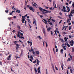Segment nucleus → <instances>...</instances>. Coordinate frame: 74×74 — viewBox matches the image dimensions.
I'll use <instances>...</instances> for the list:
<instances>
[{
  "mask_svg": "<svg viewBox=\"0 0 74 74\" xmlns=\"http://www.w3.org/2000/svg\"><path fill=\"white\" fill-rule=\"evenodd\" d=\"M66 8H67V10H68L67 11V10H66V7L64 6H63V7L62 8V9L61 10V11H63V12H69L70 11V8L67 6H66Z\"/></svg>",
  "mask_w": 74,
  "mask_h": 74,
  "instance_id": "obj_1",
  "label": "nucleus"
},
{
  "mask_svg": "<svg viewBox=\"0 0 74 74\" xmlns=\"http://www.w3.org/2000/svg\"><path fill=\"white\" fill-rule=\"evenodd\" d=\"M21 32H20L18 31V34H16V35L17 37H18L19 38H21V39L23 38V39H24V37H23V36L22 37L21 36V37L20 36V34H21Z\"/></svg>",
  "mask_w": 74,
  "mask_h": 74,
  "instance_id": "obj_2",
  "label": "nucleus"
},
{
  "mask_svg": "<svg viewBox=\"0 0 74 74\" xmlns=\"http://www.w3.org/2000/svg\"><path fill=\"white\" fill-rule=\"evenodd\" d=\"M42 12L43 14H45V13H51V11L46 10L45 9H44L43 11H42Z\"/></svg>",
  "mask_w": 74,
  "mask_h": 74,
  "instance_id": "obj_3",
  "label": "nucleus"
},
{
  "mask_svg": "<svg viewBox=\"0 0 74 74\" xmlns=\"http://www.w3.org/2000/svg\"><path fill=\"white\" fill-rule=\"evenodd\" d=\"M71 13H70V15L71 16H73V14H74V10H71Z\"/></svg>",
  "mask_w": 74,
  "mask_h": 74,
  "instance_id": "obj_4",
  "label": "nucleus"
},
{
  "mask_svg": "<svg viewBox=\"0 0 74 74\" xmlns=\"http://www.w3.org/2000/svg\"><path fill=\"white\" fill-rule=\"evenodd\" d=\"M69 43L70 44H70V45L71 46H73L74 45V41H73V40H72L71 41L69 42Z\"/></svg>",
  "mask_w": 74,
  "mask_h": 74,
  "instance_id": "obj_5",
  "label": "nucleus"
},
{
  "mask_svg": "<svg viewBox=\"0 0 74 74\" xmlns=\"http://www.w3.org/2000/svg\"><path fill=\"white\" fill-rule=\"evenodd\" d=\"M43 33L44 36L46 37V36H47V34H46V33H45V29L44 28L43 29Z\"/></svg>",
  "mask_w": 74,
  "mask_h": 74,
  "instance_id": "obj_6",
  "label": "nucleus"
},
{
  "mask_svg": "<svg viewBox=\"0 0 74 74\" xmlns=\"http://www.w3.org/2000/svg\"><path fill=\"white\" fill-rule=\"evenodd\" d=\"M17 42H18V41H14L13 42L14 44H15L16 45V46H20L19 45L17 44Z\"/></svg>",
  "mask_w": 74,
  "mask_h": 74,
  "instance_id": "obj_7",
  "label": "nucleus"
},
{
  "mask_svg": "<svg viewBox=\"0 0 74 74\" xmlns=\"http://www.w3.org/2000/svg\"><path fill=\"white\" fill-rule=\"evenodd\" d=\"M29 8V10H31V11H33V12H34V10H33V8H32V7H30Z\"/></svg>",
  "mask_w": 74,
  "mask_h": 74,
  "instance_id": "obj_8",
  "label": "nucleus"
},
{
  "mask_svg": "<svg viewBox=\"0 0 74 74\" xmlns=\"http://www.w3.org/2000/svg\"><path fill=\"white\" fill-rule=\"evenodd\" d=\"M25 18H23L22 19V20H21V21H22L23 23H24V22H25Z\"/></svg>",
  "mask_w": 74,
  "mask_h": 74,
  "instance_id": "obj_9",
  "label": "nucleus"
},
{
  "mask_svg": "<svg viewBox=\"0 0 74 74\" xmlns=\"http://www.w3.org/2000/svg\"><path fill=\"white\" fill-rule=\"evenodd\" d=\"M13 12H15V11H12V12H11V13H10L9 14V15H12V13H13Z\"/></svg>",
  "mask_w": 74,
  "mask_h": 74,
  "instance_id": "obj_10",
  "label": "nucleus"
},
{
  "mask_svg": "<svg viewBox=\"0 0 74 74\" xmlns=\"http://www.w3.org/2000/svg\"><path fill=\"white\" fill-rule=\"evenodd\" d=\"M39 63H40V61L38 60H37V64L38 65H39Z\"/></svg>",
  "mask_w": 74,
  "mask_h": 74,
  "instance_id": "obj_11",
  "label": "nucleus"
},
{
  "mask_svg": "<svg viewBox=\"0 0 74 74\" xmlns=\"http://www.w3.org/2000/svg\"><path fill=\"white\" fill-rule=\"evenodd\" d=\"M52 29V28L51 27H49V28H47V30L48 32H49V31H50V30H51Z\"/></svg>",
  "mask_w": 74,
  "mask_h": 74,
  "instance_id": "obj_12",
  "label": "nucleus"
},
{
  "mask_svg": "<svg viewBox=\"0 0 74 74\" xmlns=\"http://www.w3.org/2000/svg\"><path fill=\"white\" fill-rule=\"evenodd\" d=\"M36 53L37 54V55H39V54H40V52L38 51H36Z\"/></svg>",
  "mask_w": 74,
  "mask_h": 74,
  "instance_id": "obj_13",
  "label": "nucleus"
},
{
  "mask_svg": "<svg viewBox=\"0 0 74 74\" xmlns=\"http://www.w3.org/2000/svg\"><path fill=\"white\" fill-rule=\"evenodd\" d=\"M21 53L20 54V56H22V55L23 54V51L21 50Z\"/></svg>",
  "mask_w": 74,
  "mask_h": 74,
  "instance_id": "obj_14",
  "label": "nucleus"
},
{
  "mask_svg": "<svg viewBox=\"0 0 74 74\" xmlns=\"http://www.w3.org/2000/svg\"><path fill=\"white\" fill-rule=\"evenodd\" d=\"M49 9H50V10H54V9H53V8H52V7L49 8Z\"/></svg>",
  "mask_w": 74,
  "mask_h": 74,
  "instance_id": "obj_15",
  "label": "nucleus"
},
{
  "mask_svg": "<svg viewBox=\"0 0 74 74\" xmlns=\"http://www.w3.org/2000/svg\"><path fill=\"white\" fill-rule=\"evenodd\" d=\"M39 9L40 10V11H42L43 10V9L41 7H40Z\"/></svg>",
  "mask_w": 74,
  "mask_h": 74,
  "instance_id": "obj_16",
  "label": "nucleus"
},
{
  "mask_svg": "<svg viewBox=\"0 0 74 74\" xmlns=\"http://www.w3.org/2000/svg\"><path fill=\"white\" fill-rule=\"evenodd\" d=\"M34 21H33V24H34L35 22H36V19H34L33 20Z\"/></svg>",
  "mask_w": 74,
  "mask_h": 74,
  "instance_id": "obj_17",
  "label": "nucleus"
},
{
  "mask_svg": "<svg viewBox=\"0 0 74 74\" xmlns=\"http://www.w3.org/2000/svg\"><path fill=\"white\" fill-rule=\"evenodd\" d=\"M62 34H63V36H64V35H65L66 34H67V33L64 32L62 33Z\"/></svg>",
  "mask_w": 74,
  "mask_h": 74,
  "instance_id": "obj_18",
  "label": "nucleus"
},
{
  "mask_svg": "<svg viewBox=\"0 0 74 74\" xmlns=\"http://www.w3.org/2000/svg\"><path fill=\"white\" fill-rule=\"evenodd\" d=\"M53 9H54V8H57V7H56V4H55L54 7H53Z\"/></svg>",
  "mask_w": 74,
  "mask_h": 74,
  "instance_id": "obj_19",
  "label": "nucleus"
},
{
  "mask_svg": "<svg viewBox=\"0 0 74 74\" xmlns=\"http://www.w3.org/2000/svg\"><path fill=\"white\" fill-rule=\"evenodd\" d=\"M67 22V23H69V22H70V19H68Z\"/></svg>",
  "mask_w": 74,
  "mask_h": 74,
  "instance_id": "obj_20",
  "label": "nucleus"
},
{
  "mask_svg": "<svg viewBox=\"0 0 74 74\" xmlns=\"http://www.w3.org/2000/svg\"><path fill=\"white\" fill-rule=\"evenodd\" d=\"M30 58L31 59H32V60H33V56H32V55L30 56Z\"/></svg>",
  "mask_w": 74,
  "mask_h": 74,
  "instance_id": "obj_21",
  "label": "nucleus"
},
{
  "mask_svg": "<svg viewBox=\"0 0 74 74\" xmlns=\"http://www.w3.org/2000/svg\"><path fill=\"white\" fill-rule=\"evenodd\" d=\"M16 12H18V14H19L20 13V10H16Z\"/></svg>",
  "mask_w": 74,
  "mask_h": 74,
  "instance_id": "obj_22",
  "label": "nucleus"
},
{
  "mask_svg": "<svg viewBox=\"0 0 74 74\" xmlns=\"http://www.w3.org/2000/svg\"><path fill=\"white\" fill-rule=\"evenodd\" d=\"M63 49H61L60 51V53H63Z\"/></svg>",
  "mask_w": 74,
  "mask_h": 74,
  "instance_id": "obj_23",
  "label": "nucleus"
},
{
  "mask_svg": "<svg viewBox=\"0 0 74 74\" xmlns=\"http://www.w3.org/2000/svg\"><path fill=\"white\" fill-rule=\"evenodd\" d=\"M59 40H61V42H63V39L60 38Z\"/></svg>",
  "mask_w": 74,
  "mask_h": 74,
  "instance_id": "obj_24",
  "label": "nucleus"
},
{
  "mask_svg": "<svg viewBox=\"0 0 74 74\" xmlns=\"http://www.w3.org/2000/svg\"><path fill=\"white\" fill-rule=\"evenodd\" d=\"M67 47H69V48L70 47V45L68 43H67Z\"/></svg>",
  "mask_w": 74,
  "mask_h": 74,
  "instance_id": "obj_25",
  "label": "nucleus"
},
{
  "mask_svg": "<svg viewBox=\"0 0 74 74\" xmlns=\"http://www.w3.org/2000/svg\"><path fill=\"white\" fill-rule=\"evenodd\" d=\"M20 48V47L19 46H17L16 47V50H18V48Z\"/></svg>",
  "mask_w": 74,
  "mask_h": 74,
  "instance_id": "obj_26",
  "label": "nucleus"
},
{
  "mask_svg": "<svg viewBox=\"0 0 74 74\" xmlns=\"http://www.w3.org/2000/svg\"><path fill=\"white\" fill-rule=\"evenodd\" d=\"M17 27L18 29H21V28L20 27V26L19 25H18L17 26Z\"/></svg>",
  "mask_w": 74,
  "mask_h": 74,
  "instance_id": "obj_27",
  "label": "nucleus"
},
{
  "mask_svg": "<svg viewBox=\"0 0 74 74\" xmlns=\"http://www.w3.org/2000/svg\"><path fill=\"white\" fill-rule=\"evenodd\" d=\"M34 70L35 72V73H36V72H37V69H36V68H35L34 69Z\"/></svg>",
  "mask_w": 74,
  "mask_h": 74,
  "instance_id": "obj_28",
  "label": "nucleus"
},
{
  "mask_svg": "<svg viewBox=\"0 0 74 74\" xmlns=\"http://www.w3.org/2000/svg\"><path fill=\"white\" fill-rule=\"evenodd\" d=\"M64 39L65 41H67V38H66V37L64 38Z\"/></svg>",
  "mask_w": 74,
  "mask_h": 74,
  "instance_id": "obj_29",
  "label": "nucleus"
},
{
  "mask_svg": "<svg viewBox=\"0 0 74 74\" xmlns=\"http://www.w3.org/2000/svg\"><path fill=\"white\" fill-rule=\"evenodd\" d=\"M49 25H50L51 26H52V25H53V24H52V23L51 22H50L49 23Z\"/></svg>",
  "mask_w": 74,
  "mask_h": 74,
  "instance_id": "obj_30",
  "label": "nucleus"
},
{
  "mask_svg": "<svg viewBox=\"0 0 74 74\" xmlns=\"http://www.w3.org/2000/svg\"><path fill=\"white\" fill-rule=\"evenodd\" d=\"M20 35H21L20 37H22V36H23V34L22 33H21L20 34Z\"/></svg>",
  "mask_w": 74,
  "mask_h": 74,
  "instance_id": "obj_31",
  "label": "nucleus"
},
{
  "mask_svg": "<svg viewBox=\"0 0 74 74\" xmlns=\"http://www.w3.org/2000/svg\"><path fill=\"white\" fill-rule=\"evenodd\" d=\"M8 12H9V11L8 10H6L5 11V12H6V13H8Z\"/></svg>",
  "mask_w": 74,
  "mask_h": 74,
  "instance_id": "obj_32",
  "label": "nucleus"
},
{
  "mask_svg": "<svg viewBox=\"0 0 74 74\" xmlns=\"http://www.w3.org/2000/svg\"><path fill=\"white\" fill-rule=\"evenodd\" d=\"M70 60H71V59H70V58H68V60H67V61L68 62V61H70Z\"/></svg>",
  "mask_w": 74,
  "mask_h": 74,
  "instance_id": "obj_33",
  "label": "nucleus"
},
{
  "mask_svg": "<svg viewBox=\"0 0 74 74\" xmlns=\"http://www.w3.org/2000/svg\"><path fill=\"white\" fill-rule=\"evenodd\" d=\"M51 34L52 36H53V32H52V31H51Z\"/></svg>",
  "mask_w": 74,
  "mask_h": 74,
  "instance_id": "obj_34",
  "label": "nucleus"
},
{
  "mask_svg": "<svg viewBox=\"0 0 74 74\" xmlns=\"http://www.w3.org/2000/svg\"><path fill=\"white\" fill-rule=\"evenodd\" d=\"M46 74H48V71H47V69H46Z\"/></svg>",
  "mask_w": 74,
  "mask_h": 74,
  "instance_id": "obj_35",
  "label": "nucleus"
},
{
  "mask_svg": "<svg viewBox=\"0 0 74 74\" xmlns=\"http://www.w3.org/2000/svg\"><path fill=\"white\" fill-rule=\"evenodd\" d=\"M65 27H66V26H64V27H63L62 29V30H64V28H65Z\"/></svg>",
  "mask_w": 74,
  "mask_h": 74,
  "instance_id": "obj_36",
  "label": "nucleus"
},
{
  "mask_svg": "<svg viewBox=\"0 0 74 74\" xmlns=\"http://www.w3.org/2000/svg\"><path fill=\"white\" fill-rule=\"evenodd\" d=\"M36 62H37L36 60H35V61L32 62L33 63H36Z\"/></svg>",
  "mask_w": 74,
  "mask_h": 74,
  "instance_id": "obj_37",
  "label": "nucleus"
},
{
  "mask_svg": "<svg viewBox=\"0 0 74 74\" xmlns=\"http://www.w3.org/2000/svg\"><path fill=\"white\" fill-rule=\"evenodd\" d=\"M43 19L44 20V21H45V22H47V20L44 19Z\"/></svg>",
  "mask_w": 74,
  "mask_h": 74,
  "instance_id": "obj_38",
  "label": "nucleus"
},
{
  "mask_svg": "<svg viewBox=\"0 0 74 74\" xmlns=\"http://www.w3.org/2000/svg\"><path fill=\"white\" fill-rule=\"evenodd\" d=\"M38 37L39 38V39H40V40H41V39H42V38H41V37L40 36H38Z\"/></svg>",
  "mask_w": 74,
  "mask_h": 74,
  "instance_id": "obj_39",
  "label": "nucleus"
},
{
  "mask_svg": "<svg viewBox=\"0 0 74 74\" xmlns=\"http://www.w3.org/2000/svg\"><path fill=\"white\" fill-rule=\"evenodd\" d=\"M69 16V18H71V16H70V14L68 15Z\"/></svg>",
  "mask_w": 74,
  "mask_h": 74,
  "instance_id": "obj_40",
  "label": "nucleus"
},
{
  "mask_svg": "<svg viewBox=\"0 0 74 74\" xmlns=\"http://www.w3.org/2000/svg\"><path fill=\"white\" fill-rule=\"evenodd\" d=\"M58 8H59V10H61V9H60V5L59 6Z\"/></svg>",
  "mask_w": 74,
  "mask_h": 74,
  "instance_id": "obj_41",
  "label": "nucleus"
},
{
  "mask_svg": "<svg viewBox=\"0 0 74 74\" xmlns=\"http://www.w3.org/2000/svg\"><path fill=\"white\" fill-rule=\"evenodd\" d=\"M72 49L73 52H74V48H72Z\"/></svg>",
  "mask_w": 74,
  "mask_h": 74,
  "instance_id": "obj_42",
  "label": "nucleus"
},
{
  "mask_svg": "<svg viewBox=\"0 0 74 74\" xmlns=\"http://www.w3.org/2000/svg\"><path fill=\"white\" fill-rule=\"evenodd\" d=\"M50 19L51 20H52V19H53V18L52 17H51V16L50 17Z\"/></svg>",
  "mask_w": 74,
  "mask_h": 74,
  "instance_id": "obj_43",
  "label": "nucleus"
},
{
  "mask_svg": "<svg viewBox=\"0 0 74 74\" xmlns=\"http://www.w3.org/2000/svg\"><path fill=\"white\" fill-rule=\"evenodd\" d=\"M29 25L30 27V29H31L32 28V27H31V25H30V24L29 23Z\"/></svg>",
  "mask_w": 74,
  "mask_h": 74,
  "instance_id": "obj_44",
  "label": "nucleus"
},
{
  "mask_svg": "<svg viewBox=\"0 0 74 74\" xmlns=\"http://www.w3.org/2000/svg\"><path fill=\"white\" fill-rule=\"evenodd\" d=\"M33 7H36L37 6H36V5L34 4L33 5Z\"/></svg>",
  "mask_w": 74,
  "mask_h": 74,
  "instance_id": "obj_45",
  "label": "nucleus"
},
{
  "mask_svg": "<svg viewBox=\"0 0 74 74\" xmlns=\"http://www.w3.org/2000/svg\"><path fill=\"white\" fill-rule=\"evenodd\" d=\"M56 52H58V49H56Z\"/></svg>",
  "mask_w": 74,
  "mask_h": 74,
  "instance_id": "obj_46",
  "label": "nucleus"
},
{
  "mask_svg": "<svg viewBox=\"0 0 74 74\" xmlns=\"http://www.w3.org/2000/svg\"><path fill=\"white\" fill-rule=\"evenodd\" d=\"M53 6H54V5H55V1H53Z\"/></svg>",
  "mask_w": 74,
  "mask_h": 74,
  "instance_id": "obj_47",
  "label": "nucleus"
},
{
  "mask_svg": "<svg viewBox=\"0 0 74 74\" xmlns=\"http://www.w3.org/2000/svg\"><path fill=\"white\" fill-rule=\"evenodd\" d=\"M71 27H69V30H71Z\"/></svg>",
  "mask_w": 74,
  "mask_h": 74,
  "instance_id": "obj_48",
  "label": "nucleus"
},
{
  "mask_svg": "<svg viewBox=\"0 0 74 74\" xmlns=\"http://www.w3.org/2000/svg\"><path fill=\"white\" fill-rule=\"evenodd\" d=\"M70 71H71V73H72V72H73V70L71 69Z\"/></svg>",
  "mask_w": 74,
  "mask_h": 74,
  "instance_id": "obj_49",
  "label": "nucleus"
},
{
  "mask_svg": "<svg viewBox=\"0 0 74 74\" xmlns=\"http://www.w3.org/2000/svg\"><path fill=\"white\" fill-rule=\"evenodd\" d=\"M55 68H56V70H58V68H57V67H56V66Z\"/></svg>",
  "mask_w": 74,
  "mask_h": 74,
  "instance_id": "obj_50",
  "label": "nucleus"
},
{
  "mask_svg": "<svg viewBox=\"0 0 74 74\" xmlns=\"http://www.w3.org/2000/svg\"><path fill=\"white\" fill-rule=\"evenodd\" d=\"M45 42L46 43V47H47V46H48V44H47V42Z\"/></svg>",
  "mask_w": 74,
  "mask_h": 74,
  "instance_id": "obj_51",
  "label": "nucleus"
},
{
  "mask_svg": "<svg viewBox=\"0 0 74 74\" xmlns=\"http://www.w3.org/2000/svg\"><path fill=\"white\" fill-rule=\"evenodd\" d=\"M63 48L64 49V50H66V48L65 47H63Z\"/></svg>",
  "mask_w": 74,
  "mask_h": 74,
  "instance_id": "obj_52",
  "label": "nucleus"
},
{
  "mask_svg": "<svg viewBox=\"0 0 74 74\" xmlns=\"http://www.w3.org/2000/svg\"><path fill=\"white\" fill-rule=\"evenodd\" d=\"M62 20H61L60 22H59V24H60V23H61V22H62Z\"/></svg>",
  "mask_w": 74,
  "mask_h": 74,
  "instance_id": "obj_53",
  "label": "nucleus"
},
{
  "mask_svg": "<svg viewBox=\"0 0 74 74\" xmlns=\"http://www.w3.org/2000/svg\"><path fill=\"white\" fill-rule=\"evenodd\" d=\"M14 38H15V39H16V35H15L14 37Z\"/></svg>",
  "mask_w": 74,
  "mask_h": 74,
  "instance_id": "obj_54",
  "label": "nucleus"
},
{
  "mask_svg": "<svg viewBox=\"0 0 74 74\" xmlns=\"http://www.w3.org/2000/svg\"><path fill=\"white\" fill-rule=\"evenodd\" d=\"M22 18H25V16H22Z\"/></svg>",
  "mask_w": 74,
  "mask_h": 74,
  "instance_id": "obj_55",
  "label": "nucleus"
},
{
  "mask_svg": "<svg viewBox=\"0 0 74 74\" xmlns=\"http://www.w3.org/2000/svg\"><path fill=\"white\" fill-rule=\"evenodd\" d=\"M52 21H53V22H55V21L54 20H53V19H52Z\"/></svg>",
  "mask_w": 74,
  "mask_h": 74,
  "instance_id": "obj_56",
  "label": "nucleus"
},
{
  "mask_svg": "<svg viewBox=\"0 0 74 74\" xmlns=\"http://www.w3.org/2000/svg\"><path fill=\"white\" fill-rule=\"evenodd\" d=\"M31 51H32V52H33V51H34V50H33V49H31Z\"/></svg>",
  "mask_w": 74,
  "mask_h": 74,
  "instance_id": "obj_57",
  "label": "nucleus"
},
{
  "mask_svg": "<svg viewBox=\"0 0 74 74\" xmlns=\"http://www.w3.org/2000/svg\"><path fill=\"white\" fill-rule=\"evenodd\" d=\"M69 37L70 38H71V37H72V36H71V35H69Z\"/></svg>",
  "mask_w": 74,
  "mask_h": 74,
  "instance_id": "obj_58",
  "label": "nucleus"
},
{
  "mask_svg": "<svg viewBox=\"0 0 74 74\" xmlns=\"http://www.w3.org/2000/svg\"><path fill=\"white\" fill-rule=\"evenodd\" d=\"M66 5H69V3H66Z\"/></svg>",
  "mask_w": 74,
  "mask_h": 74,
  "instance_id": "obj_59",
  "label": "nucleus"
},
{
  "mask_svg": "<svg viewBox=\"0 0 74 74\" xmlns=\"http://www.w3.org/2000/svg\"><path fill=\"white\" fill-rule=\"evenodd\" d=\"M49 8V7H48L47 6V7H46L45 9H48Z\"/></svg>",
  "mask_w": 74,
  "mask_h": 74,
  "instance_id": "obj_60",
  "label": "nucleus"
},
{
  "mask_svg": "<svg viewBox=\"0 0 74 74\" xmlns=\"http://www.w3.org/2000/svg\"><path fill=\"white\" fill-rule=\"evenodd\" d=\"M0 65H2V62H0Z\"/></svg>",
  "mask_w": 74,
  "mask_h": 74,
  "instance_id": "obj_61",
  "label": "nucleus"
},
{
  "mask_svg": "<svg viewBox=\"0 0 74 74\" xmlns=\"http://www.w3.org/2000/svg\"><path fill=\"white\" fill-rule=\"evenodd\" d=\"M70 58L71 59H72V56H71V55L70 56Z\"/></svg>",
  "mask_w": 74,
  "mask_h": 74,
  "instance_id": "obj_62",
  "label": "nucleus"
},
{
  "mask_svg": "<svg viewBox=\"0 0 74 74\" xmlns=\"http://www.w3.org/2000/svg\"><path fill=\"white\" fill-rule=\"evenodd\" d=\"M27 1H25V5H26V4H27Z\"/></svg>",
  "mask_w": 74,
  "mask_h": 74,
  "instance_id": "obj_63",
  "label": "nucleus"
},
{
  "mask_svg": "<svg viewBox=\"0 0 74 74\" xmlns=\"http://www.w3.org/2000/svg\"><path fill=\"white\" fill-rule=\"evenodd\" d=\"M40 72H41L40 70L38 71V73H40Z\"/></svg>",
  "mask_w": 74,
  "mask_h": 74,
  "instance_id": "obj_64",
  "label": "nucleus"
}]
</instances>
